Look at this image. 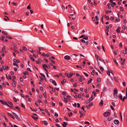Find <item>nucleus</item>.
<instances>
[{
  "mask_svg": "<svg viewBox=\"0 0 127 127\" xmlns=\"http://www.w3.org/2000/svg\"><path fill=\"white\" fill-rule=\"evenodd\" d=\"M92 79L90 78V79H89L88 81V84H89L90 83H91L92 82Z\"/></svg>",
  "mask_w": 127,
  "mask_h": 127,
  "instance_id": "25",
  "label": "nucleus"
},
{
  "mask_svg": "<svg viewBox=\"0 0 127 127\" xmlns=\"http://www.w3.org/2000/svg\"><path fill=\"white\" fill-rule=\"evenodd\" d=\"M116 5V2H113L112 3H111V5L112 7L114 6V5Z\"/></svg>",
  "mask_w": 127,
  "mask_h": 127,
  "instance_id": "24",
  "label": "nucleus"
},
{
  "mask_svg": "<svg viewBox=\"0 0 127 127\" xmlns=\"http://www.w3.org/2000/svg\"><path fill=\"white\" fill-rule=\"evenodd\" d=\"M21 106L23 108H25V107L23 103H21Z\"/></svg>",
  "mask_w": 127,
  "mask_h": 127,
  "instance_id": "35",
  "label": "nucleus"
},
{
  "mask_svg": "<svg viewBox=\"0 0 127 127\" xmlns=\"http://www.w3.org/2000/svg\"><path fill=\"white\" fill-rule=\"evenodd\" d=\"M10 49L11 50H13L15 53H19V52L16 50H15V49H13L11 48H10Z\"/></svg>",
  "mask_w": 127,
  "mask_h": 127,
  "instance_id": "10",
  "label": "nucleus"
},
{
  "mask_svg": "<svg viewBox=\"0 0 127 127\" xmlns=\"http://www.w3.org/2000/svg\"><path fill=\"white\" fill-rule=\"evenodd\" d=\"M47 65L45 64H43L42 65V67L44 69V68H45L47 67Z\"/></svg>",
  "mask_w": 127,
  "mask_h": 127,
  "instance_id": "28",
  "label": "nucleus"
},
{
  "mask_svg": "<svg viewBox=\"0 0 127 127\" xmlns=\"http://www.w3.org/2000/svg\"><path fill=\"white\" fill-rule=\"evenodd\" d=\"M13 100H14V101L15 102H17V100L16 99L15 97H13Z\"/></svg>",
  "mask_w": 127,
  "mask_h": 127,
  "instance_id": "37",
  "label": "nucleus"
},
{
  "mask_svg": "<svg viewBox=\"0 0 127 127\" xmlns=\"http://www.w3.org/2000/svg\"><path fill=\"white\" fill-rule=\"evenodd\" d=\"M6 37L7 38H8L10 39H12V38L11 37L8 35L6 36Z\"/></svg>",
  "mask_w": 127,
  "mask_h": 127,
  "instance_id": "31",
  "label": "nucleus"
},
{
  "mask_svg": "<svg viewBox=\"0 0 127 127\" xmlns=\"http://www.w3.org/2000/svg\"><path fill=\"white\" fill-rule=\"evenodd\" d=\"M93 95H91V97L89 98V99L90 101H92V100L93 99Z\"/></svg>",
  "mask_w": 127,
  "mask_h": 127,
  "instance_id": "30",
  "label": "nucleus"
},
{
  "mask_svg": "<svg viewBox=\"0 0 127 127\" xmlns=\"http://www.w3.org/2000/svg\"><path fill=\"white\" fill-rule=\"evenodd\" d=\"M64 100L65 102H67L68 101V100L66 98H64Z\"/></svg>",
  "mask_w": 127,
  "mask_h": 127,
  "instance_id": "46",
  "label": "nucleus"
},
{
  "mask_svg": "<svg viewBox=\"0 0 127 127\" xmlns=\"http://www.w3.org/2000/svg\"><path fill=\"white\" fill-rule=\"evenodd\" d=\"M28 50L30 51L32 53H33V51L32 49L31 48H29Z\"/></svg>",
  "mask_w": 127,
  "mask_h": 127,
  "instance_id": "33",
  "label": "nucleus"
},
{
  "mask_svg": "<svg viewBox=\"0 0 127 127\" xmlns=\"http://www.w3.org/2000/svg\"><path fill=\"white\" fill-rule=\"evenodd\" d=\"M64 59L67 60H70V57L68 55H66L64 56Z\"/></svg>",
  "mask_w": 127,
  "mask_h": 127,
  "instance_id": "4",
  "label": "nucleus"
},
{
  "mask_svg": "<svg viewBox=\"0 0 127 127\" xmlns=\"http://www.w3.org/2000/svg\"><path fill=\"white\" fill-rule=\"evenodd\" d=\"M76 66L77 68H82V65H76Z\"/></svg>",
  "mask_w": 127,
  "mask_h": 127,
  "instance_id": "20",
  "label": "nucleus"
},
{
  "mask_svg": "<svg viewBox=\"0 0 127 127\" xmlns=\"http://www.w3.org/2000/svg\"><path fill=\"white\" fill-rule=\"evenodd\" d=\"M114 62L115 63L116 65L117 66H118V63L116 61V59H114Z\"/></svg>",
  "mask_w": 127,
  "mask_h": 127,
  "instance_id": "19",
  "label": "nucleus"
},
{
  "mask_svg": "<svg viewBox=\"0 0 127 127\" xmlns=\"http://www.w3.org/2000/svg\"><path fill=\"white\" fill-rule=\"evenodd\" d=\"M43 95L45 98H46V93L45 92L44 93H43Z\"/></svg>",
  "mask_w": 127,
  "mask_h": 127,
  "instance_id": "44",
  "label": "nucleus"
},
{
  "mask_svg": "<svg viewBox=\"0 0 127 127\" xmlns=\"http://www.w3.org/2000/svg\"><path fill=\"white\" fill-rule=\"evenodd\" d=\"M77 84V82H75V84L73 85V86L75 87H76L77 86L76 85Z\"/></svg>",
  "mask_w": 127,
  "mask_h": 127,
  "instance_id": "40",
  "label": "nucleus"
},
{
  "mask_svg": "<svg viewBox=\"0 0 127 127\" xmlns=\"http://www.w3.org/2000/svg\"><path fill=\"white\" fill-rule=\"evenodd\" d=\"M88 39V37L87 36H86L85 37L83 38V39H84L86 40H87Z\"/></svg>",
  "mask_w": 127,
  "mask_h": 127,
  "instance_id": "53",
  "label": "nucleus"
},
{
  "mask_svg": "<svg viewBox=\"0 0 127 127\" xmlns=\"http://www.w3.org/2000/svg\"><path fill=\"white\" fill-rule=\"evenodd\" d=\"M73 105L74 107H76L77 106V104L76 103H74V104H73Z\"/></svg>",
  "mask_w": 127,
  "mask_h": 127,
  "instance_id": "51",
  "label": "nucleus"
},
{
  "mask_svg": "<svg viewBox=\"0 0 127 127\" xmlns=\"http://www.w3.org/2000/svg\"><path fill=\"white\" fill-rule=\"evenodd\" d=\"M15 108L17 109H18L19 111V112H20V108L18 107V106H16L15 107Z\"/></svg>",
  "mask_w": 127,
  "mask_h": 127,
  "instance_id": "36",
  "label": "nucleus"
},
{
  "mask_svg": "<svg viewBox=\"0 0 127 127\" xmlns=\"http://www.w3.org/2000/svg\"><path fill=\"white\" fill-rule=\"evenodd\" d=\"M5 46H3V47L2 48V50L1 51V52L2 53H3L5 51Z\"/></svg>",
  "mask_w": 127,
  "mask_h": 127,
  "instance_id": "16",
  "label": "nucleus"
},
{
  "mask_svg": "<svg viewBox=\"0 0 127 127\" xmlns=\"http://www.w3.org/2000/svg\"><path fill=\"white\" fill-rule=\"evenodd\" d=\"M92 94H94V95L95 96L96 95V93H95V91H93L92 93Z\"/></svg>",
  "mask_w": 127,
  "mask_h": 127,
  "instance_id": "43",
  "label": "nucleus"
},
{
  "mask_svg": "<svg viewBox=\"0 0 127 127\" xmlns=\"http://www.w3.org/2000/svg\"><path fill=\"white\" fill-rule=\"evenodd\" d=\"M64 124H62V125L63 127H66V126L68 125L67 123H66L65 122H63Z\"/></svg>",
  "mask_w": 127,
  "mask_h": 127,
  "instance_id": "7",
  "label": "nucleus"
},
{
  "mask_svg": "<svg viewBox=\"0 0 127 127\" xmlns=\"http://www.w3.org/2000/svg\"><path fill=\"white\" fill-rule=\"evenodd\" d=\"M110 4L109 3H108L107 4V6H108V8L109 9H110L111 8V7L110 6Z\"/></svg>",
  "mask_w": 127,
  "mask_h": 127,
  "instance_id": "56",
  "label": "nucleus"
},
{
  "mask_svg": "<svg viewBox=\"0 0 127 127\" xmlns=\"http://www.w3.org/2000/svg\"><path fill=\"white\" fill-rule=\"evenodd\" d=\"M95 58L97 60V61H98V60H99L100 61H102L101 60L100 58L96 54H95Z\"/></svg>",
  "mask_w": 127,
  "mask_h": 127,
  "instance_id": "3",
  "label": "nucleus"
},
{
  "mask_svg": "<svg viewBox=\"0 0 127 127\" xmlns=\"http://www.w3.org/2000/svg\"><path fill=\"white\" fill-rule=\"evenodd\" d=\"M23 74L24 75H29V74L27 71H26L25 72H23Z\"/></svg>",
  "mask_w": 127,
  "mask_h": 127,
  "instance_id": "23",
  "label": "nucleus"
},
{
  "mask_svg": "<svg viewBox=\"0 0 127 127\" xmlns=\"http://www.w3.org/2000/svg\"><path fill=\"white\" fill-rule=\"evenodd\" d=\"M52 83L55 85H57V83L55 80H53L52 81Z\"/></svg>",
  "mask_w": 127,
  "mask_h": 127,
  "instance_id": "22",
  "label": "nucleus"
},
{
  "mask_svg": "<svg viewBox=\"0 0 127 127\" xmlns=\"http://www.w3.org/2000/svg\"><path fill=\"white\" fill-rule=\"evenodd\" d=\"M44 123L45 125H47V123L46 121H44Z\"/></svg>",
  "mask_w": 127,
  "mask_h": 127,
  "instance_id": "52",
  "label": "nucleus"
},
{
  "mask_svg": "<svg viewBox=\"0 0 127 127\" xmlns=\"http://www.w3.org/2000/svg\"><path fill=\"white\" fill-rule=\"evenodd\" d=\"M107 88L106 87H104L103 88V90L104 91H106L107 90Z\"/></svg>",
  "mask_w": 127,
  "mask_h": 127,
  "instance_id": "48",
  "label": "nucleus"
},
{
  "mask_svg": "<svg viewBox=\"0 0 127 127\" xmlns=\"http://www.w3.org/2000/svg\"><path fill=\"white\" fill-rule=\"evenodd\" d=\"M0 102L3 105H6V102L4 101L3 100H2L0 99Z\"/></svg>",
  "mask_w": 127,
  "mask_h": 127,
  "instance_id": "9",
  "label": "nucleus"
},
{
  "mask_svg": "<svg viewBox=\"0 0 127 127\" xmlns=\"http://www.w3.org/2000/svg\"><path fill=\"white\" fill-rule=\"evenodd\" d=\"M85 36V35H81V36H80L79 37L80 38H82L84 37Z\"/></svg>",
  "mask_w": 127,
  "mask_h": 127,
  "instance_id": "62",
  "label": "nucleus"
},
{
  "mask_svg": "<svg viewBox=\"0 0 127 127\" xmlns=\"http://www.w3.org/2000/svg\"><path fill=\"white\" fill-rule=\"evenodd\" d=\"M16 119L18 121H20V119L18 117V116L17 117H16Z\"/></svg>",
  "mask_w": 127,
  "mask_h": 127,
  "instance_id": "47",
  "label": "nucleus"
},
{
  "mask_svg": "<svg viewBox=\"0 0 127 127\" xmlns=\"http://www.w3.org/2000/svg\"><path fill=\"white\" fill-rule=\"evenodd\" d=\"M117 90L116 88H115L113 91V95L114 96H117V95H116V94L118 93V92L117 91Z\"/></svg>",
  "mask_w": 127,
  "mask_h": 127,
  "instance_id": "1",
  "label": "nucleus"
},
{
  "mask_svg": "<svg viewBox=\"0 0 127 127\" xmlns=\"http://www.w3.org/2000/svg\"><path fill=\"white\" fill-rule=\"evenodd\" d=\"M101 22L102 24H103L104 23L103 22V16H102V17L101 18Z\"/></svg>",
  "mask_w": 127,
  "mask_h": 127,
  "instance_id": "29",
  "label": "nucleus"
},
{
  "mask_svg": "<svg viewBox=\"0 0 127 127\" xmlns=\"http://www.w3.org/2000/svg\"><path fill=\"white\" fill-rule=\"evenodd\" d=\"M2 34L5 36H6L8 34L5 31H2Z\"/></svg>",
  "mask_w": 127,
  "mask_h": 127,
  "instance_id": "13",
  "label": "nucleus"
},
{
  "mask_svg": "<svg viewBox=\"0 0 127 127\" xmlns=\"http://www.w3.org/2000/svg\"><path fill=\"white\" fill-rule=\"evenodd\" d=\"M118 97L122 101L123 99V96L120 94V95H119Z\"/></svg>",
  "mask_w": 127,
  "mask_h": 127,
  "instance_id": "17",
  "label": "nucleus"
},
{
  "mask_svg": "<svg viewBox=\"0 0 127 127\" xmlns=\"http://www.w3.org/2000/svg\"><path fill=\"white\" fill-rule=\"evenodd\" d=\"M125 61V59H123V62H121V64L123 65L125 64L124 62Z\"/></svg>",
  "mask_w": 127,
  "mask_h": 127,
  "instance_id": "26",
  "label": "nucleus"
},
{
  "mask_svg": "<svg viewBox=\"0 0 127 127\" xmlns=\"http://www.w3.org/2000/svg\"><path fill=\"white\" fill-rule=\"evenodd\" d=\"M93 103H90L89 104L86 106V107L88 108H89L90 106H93Z\"/></svg>",
  "mask_w": 127,
  "mask_h": 127,
  "instance_id": "8",
  "label": "nucleus"
},
{
  "mask_svg": "<svg viewBox=\"0 0 127 127\" xmlns=\"http://www.w3.org/2000/svg\"><path fill=\"white\" fill-rule=\"evenodd\" d=\"M78 97L79 98H81V95L80 94H78Z\"/></svg>",
  "mask_w": 127,
  "mask_h": 127,
  "instance_id": "61",
  "label": "nucleus"
},
{
  "mask_svg": "<svg viewBox=\"0 0 127 127\" xmlns=\"http://www.w3.org/2000/svg\"><path fill=\"white\" fill-rule=\"evenodd\" d=\"M113 118L111 117H110L108 118V121H111L112 119Z\"/></svg>",
  "mask_w": 127,
  "mask_h": 127,
  "instance_id": "38",
  "label": "nucleus"
},
{
  "mask_svg": "<svg viewBox=\"0 0 127 127\" xmlns=\"http://www.w3.org/2000/svg\"><path fill=\"white\" fill-rule=\"evenodd\" d=\"M22 48L25 51H27V48L25 47H23Z\"/></svg>",
  "mask_w": 127,
  "mask_h": 127,
  "instance_id": "45",
  "label": "nucleus"
},
{
  "mask_svg": "<svg viewBox=\"0 0 127 127\" xmlns=\"http://www.w3.org/2000/svg\"><path fill=\"white\" fill-rule=\"evenodd\" d=\"M110 19L111 21H113L114 20V17H111L110 18Z\"/></svg>",
  "mask_w": 127,
  "mask_h": 127,
  "instance_id": "59",
  "label": "nucleus"
},
{
  "mask_svg": "<svg viewBox=\"0 0 127 127\" xmlns=\"http://www.w3.org/2000/svg\"><path fill=\"white\" fill-rule=\"evenodd\" d=\"M122 84L123 86H126V82H123L122 83Z\"/></svg>",
  "mask_w": 127,
  "mask_h": 127,
  "instance_id": "57",
  "label": "nucleus"
},
{
  "mask_svg": "<svg viewBox=\"0 0 127 127\" xmlns=\"http://www.w3.org/2000/svg\"><path fill=\"white\" fill-rule=\"evenodd\" d=\"M12 114L15 117H17L18 116L17 114H16V113H15L14 112H12Z\"/></svg>",
  "mask_w": 127,
  "mask_h": 127,
  "instance_id": "27",
  "label": "nucleus"
},
{
  "mask_svg": "<svg viewBox=\"0 0 127 127\" xmlns=\"http://www.w3.org/2000/svg\"><path fill=\"white\" fill-rule=\"evenodd\" d=\"M95 18L96 21H98L99 20V19L97 16H95Z\"/></svg>",
  "mask_w": 127,
  "mask_h": 127,
  "instance_id": "50",
  "label": "nucleus"
},
{
  "mask_svg": "<svg viewBox=\"0 0 127 127\" xmlns=\"http://www.w3.org/2000/svg\"><path fill=\"white\" fill-rule=\"evenodd\" d=\"M97 80L98 82H100L101 80L100 78H97Z\"/></svg>",
  "mask_w": 127,
  "mask_h": 127,
  "instance_id": "54",
  "label": "nucleus"
},
{
  "mask_svg": "<svg viewBox=\"0 0 127 127\" xmlns=\"http://www.w3.org/2000/svg\"><path fill=\"white\" fill-rule=\"evenodd\" d=\"M62 94L64 95H66V93L65 92H63L62 93Z\"/></svg>",
  "mask_w": 127,
  "mask_h": 127,
  "instance_id": "64",
  "label": "nucleus"
},
{
  "mask_svg": "<svg viewBox=\"0 0 127 127\" xmlns=\"http://www.w3.org/2000/svg\"><path fill=\"white\" fill-rule=\"evenodd\" d=\"M31 117L33 119H34L35 120H37L38 119V118L37 117H34L33 116H32Z\"/></svg>",
  "mask_w": 127,
  "mask_h": 127,
  "instance_id": "18",
  "label": "nucleus"
},
{
  "mask_svg": "<svg viewBox=\"0 0 127 127\" xmlns=\"http://www.w3.org/2000/svg\"><path fill=\"white\" fill-rule=\"evenodd\" d=\"M120 20V19L119 18H116L115 20V22H117L119 21Z\"/></svg>",
  "mask_w": 127,
  "mask_h": 127,
  "instance_id": "41",
  "label": "nucleus"
},
{
  "mask_svg": "<svg viewBox=\"0 0 127 127\" xmlns=\"http://www.w3.org/2000/svg\"><path fill=\"white\" fill-rule=\"evenodd\" d=\"M99 68L101 72H103L104 70L103 68L100 66H99Z\"/></svg>",
  "mask_w": 127,
  "mask_h": 127,
  "instance_id": "12",
  "label": "nucleus"
},
{
  "mask_svg": "<svg viewBox=\"0 0 127 127\" xmlns=\"http://www.w3.org/2000/svg\"><path fill=\"white\" fill-rule=\"evenodd\" d=\"M14 62L15 63H20V61L18 60H17L16 59H15L14 60Z\"/></svg>",
  "mask_w": 127,
  "mask_h": 127,
  "instance_id": "15",
  "label": "nucleus"
},
{
  "mask_svg": "<svg viewBox=\"0 0 127 127\" xmlns=\"http://www.w3.org/2000/svg\"><path fill=\"white\" fill-rule=\"evenodd\" d=\"M66 82V81L65 79H63V81H61V83L62 84L64 85V83Z\"/></svg>",
  "mask_w": 127,
  "mask_h": 127,
  "instance_id": "11",
  "label": "nucleus"
},
{
  "mask_svg": "<svg viewBox=\"0 0 127 127\" xmlns=\"http://www.w3.org/2000/svg\"><path fill=\"white\" fill-rule=\"evenodd\" d=\"M50 60L53 63V64H55V62L52 60L51 59H50Z\"/></svg>",
  "mask_w": 127,
  "mask_h": 127,
  "instance_id": "63",
  "label": "nucleus"
},
{
  "mask_svg": "<svg viewBox=\"0 0 127 127\" xmlns=\"http://www.w3.org/2000/svg\"><path fill=\"white\" fill-rule=\"evenodd\" d=\"M20 81L21 82H22L23 81V79L22 77H20Z\"/></svg>",
  "mask_w": 127,
  "mask_h": 127,
  "instance_id": "60",
  "label": "nucleus"
},
{
  "mask_svg": "<svg viewBox=\"0 0 127 127\" xmlns=\"http://www.w3.org/2000/svg\"><path fill=\"white\" fill-rule=\"evenodd\" d=\"M13 45L14 46V48H16L17 47L16 46H17V45L16 44H14V43L13 44Z\"/></svg>",
  "mask_w": 127,
  "mask_h": 127,
  "instance_id": "55",
  "label": "nucleus"
},
{
  "mask_svg": "<svg viewBox=\"0 0 127 127\" xmlns=\"http://www.w3.org/2000/svg\"><path fill=\"white\" fill-rule=\"evenodd\" d=\"M54 115L55 116L57 117L58 116V114L56 113H55L54 114Z\"/></svg>",
  "mask_w": 127,
  "mask_h": 127,
  "instance_id": "58",
  "label": "nucleus"
},
{
  "mask_svg": "<svg viewBox=\"0 0 127 127\" xmlns=\"http://www.w3.org/2000/svg\"><path fill=\"white\" fill-rule=\"evenodd\" d=\"M65 76H67V77L68 78H70L71 77V76L70 75H69V74H68L67 73H65Z\"/></svg>",
  "mask_w": 127,
  "mask_h": 127,
  "instance_id": "14",
  "label": "nucleus"
},
{
  "mask_svg": "<svg viewBox=\"0 0 127 127\" xmlns=\"http://www.w3.org/2000/svg\"><path fill=\"white\" fill-rule=\"evenodd\" d=\"M40 82H42V80H44L43 79L42 77H40Z\"/></svg>",
  "mask_w": 127,
  "mask_h": 127,
  "instance_id": "42",
  "label": "nucleus"
},
{
  "mask_svg": "<svg viewBox=\"0 0 127 127\" xmlns=\"http://www.w3.org/2000/svg\"><path fill=\"white\" fill-rule=\"evenodd\" d=\"M7 114L8 116H10V117L13 119H15V118L11 114L8 112L7 113Z\"/></svg>",
  "mask_w": 127,
  "mask_h": 127,
  "instance_id": "5",
  "label": "nucleus"
},
{
  "mask_svg": "<svg viewBox=\"0 0 127 127\" xmlns=\"http://www.w3.org/2000/svg\"><path fill=\"white\" fill-rule=\"evenodd\" d=\"M120 10H121V11H123L124 10L122 6L120 7Z\"/></svg>",
  "mask_w": 127,
  "mask_h": 127,
  "instance_id": "32",
  "label": "nucleus"
},
{
  "mask_svg": "<svg viewBox=\"0 0 127 127\" xmlns=\"http://www.w3.org/2000/svg\"><path fill=\"white\" fill-rule=\"evenodd\" d=\"M114 122L115 124L116 125H118L119 124V122L118 120H115Z\"/></svg>",
  "mask_w": 127,
  "mask_h": 127,
  "instance_id": "6",
  "label": "nucleus"
},
{
  "mask_svg": "<svg viewBox=\"0 0 127 127\" xmlns=\"http://www.w3.org/2000/svg\"><path fill=\"white\" fill-rule=\"evenodd\" d=\"M103 100H101L100 103H99V105H102L101 106H102L103 105Z\"/></svg>",
  "mask_w": 127,
  "mask_h": 127,
  "instance_id": "21",
  "label": "nucleus"
},
{
  "mask_svg": "<svg viewBox=\"0 0 127 127\" xmlns=\"http://www.w3.org/2000/svg\"><path fill=\"white\" fill-rule=\"evenodd\" d=\"M81 42L83 43H85V40H84L83 39H81L80 40Z\"/></svg>",
  "mask_w": 127,
  "mask_h": 127,
  "instance_id": "39",
  "label": "nucleus"
},
{
  "mask_svg": "<svg viewBox=\"0 0 127 127\" xmlns=\"http://www.w3.org/2000/svg\"><path fill=\"white\" fill-rule=\"evenodd\" d=\"M27 8L28 9H31V8L30 7V5L27 6Z\"/></svg>",
  "mask_w": 127,
  "mask_h": 127,
  "instance_id": "49",
  "label": "nucleus"
},
{
  "mask_svg": "<svg viewBox=\"0 0 127 127\" xmlns=\"http://www.w3.org/2000/svg\"><path fill=\"white\" fill-rule=\"evenodd\" d=\"M13 65L14 66H16L17 67H19L17 64L16 63H13Z\"/></svg>",
  "mask_w": 127,
  "mask_h": 127,
  "instance_id": "34",
  "label": "nucleus"
},
{
  "mask_svg": "<svg viewBox=\"0 0 127 127\" xmlns=\"http://www.w3.org/2000/svg\"><path fill=\"white\" fill-rule=\"evenodd\" d=\"M110 115V113L109 112H106L104 113L103 115L104 116L107 117Z\"/></svg>",
  "mask_w": 127,
  "mask_h": 127,
  "instance_id": "2",
  "label": "nucleus"
}]
</instances>
